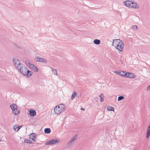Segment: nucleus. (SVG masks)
I'll return each instance as SVG.
<instances>
[{"label":"nucleus","instance_id":"nucleus-1","mask_svg":"<svg viewBox=\"0 0 150 150\" xmlns=\"http://www.w3.org/2000/svg\"><path fill=\"white\" fill-rule=\"evenodd\" d=\"M112 45L121 52L122 51L124 46L122 41L119 39L113 40Z\"/></svg>","mask_w":150,"mask_h":150},{"label":"nucleus","instance_id":"nucleus-2","mask_svg":"<svg viewBox=\"0 0 150 150\" xmlns=\"http://www.w3.org/2000/svg\"><path fill=\"white\" fill-rule=\"evenodd\" d=\"M16 68L17 69L19 73L24 75H25L26 74V72L28 69L27 67L23 64H21L19 66H18Z\"/></svg>","mask_w":150,"mask_h":150},{"label":"nucleus","instance_id":"nucleus-3","mask_svg":"<svg viewBox=\"0 0 150 150\" xmlns=\"http://www.w3.org/2000/svg\"><path fill=\"white\" fill-rule=\"evenodd\" d=\"M77 138V136L76 135L73 137L72 138L70 139V141H69L67 144L65 146V148L67 149L70 147L74 143V141L76 140Z\"/></svg>","mask_w":150,"mask_h":150},{"label":"nucleus","instance_id":"nucleus-4","mask_svg":"<svg viewBox=\"0 0 150 150\" xmlns=\"http://www.w3.org/2000/svg\"><path fill=\"white\" fill-rule=\"evenodd\" d=\"M35 60L37 62H40L46 63L47 62L46 59L41 57H39L38 56L35 57Z\"/></svg>","mask_w":150,"mask_h":150},{"label":"nucleus","instance_id":"nucleus-5","mask_svg":"<svg viewBox=\"0 0 150 150\" xmlns=\"http://www.w3.org/2000/svg\"><path fill=\"white\" fill-rule=\"evenodd\" d=\"M13 64L15 65L16 68H17L18 66H19L21 64H22L18 59L16 58H14L13 59Z\"/></svg>","mask_w":150,"mask_h":150},{"label":"nucleus","instance_id":"nucleus-6","mask_svg":"<svg viewBox=\"0 0 150 150\" xmlns=\"http://www.w3.org/2000/svg\"><path fill=\"white\" fill-rule=\"evenodd\" d=\"M54 110L55 113L57 115H59L61 113L63 112V111H62V110L60 109V108H58L57 106L54 108Z\"/></svg>","mask_w":150,"mask_h":150},{"label":"nucleus","instance_id":"nucleus-7","mask_svg":"<svg viewBox=\"0 0 150 150\" xmlns=\"http://www.w3.org/2000/svg\"><path fill=\"white\" fill-rule=\"evenodd\" d=\"M125 77L130 78H134L136 76L134 74L130 72H126Z\"/></svg>","mask_w":150,"mask_h":150},{"label":"nucleus","instance_id":"nucleus-8","mask_svg":"<svg viewBox=\"0 0 150 150\" xmlns=\"http://www.w3.org/2000/svg\"><path fill=\"white\" fill-rule=\"evenodd\" d=\"M50 141L51 145L57 143H59L60 141V140L56 139H52Z\"/></svg>","mask_w":150,"mask_h":150},{"label":"nucleus","instance_id":"nucleus-9","mask_svg":"<svg viewBox=\"0 0 150 150\" xmlns=\"http://www.w3.org/2000/svg\"><path fill=\"white\" fill-rule=\"evenodd\" d=\"M132 2L131 1H124V3L126 6L129 8H131L132 4Z\"/></svg>","mask_w":150,"mask_h":150},{"label":"nucleus","instance_id":"nucleus-10","mask_svg":"<svg viewBox=\"0 0 150 150\" xmlns=\"http://www.w3.org/2000/svg\"><path fill=\"white\" fill-rule=\"evenodd\" d=\"M36 134L34 133L31 134L30 136V138L33 141L35 142L36 141Z\"/></svg>","mask_w":150,"mask_h":150},{"label":"nucleus","instance_id":"nucleus-11","mask_svg":"<svg viewBox=\"0 0 150 150\" xmlns=\"http://www.w3.org/2000/svg\"><path fill=\"white\" fill-rule=\"evenodd\" d=\"M58 108H60V109L63 112L65 110V105L63 104H60L59 105H57Z\"/></svg>","mask_w":150,"mask_h":150},{"label":"nucleus","instance_id":"nucleus-12","mask_svg":"<svg viewBox=\"0 0 150 150\" xmlns=\"http://www.w3.org/2000/svg\"><path fill=\"white\" fill-rule=\"evenodd\" d=\"M30 115L32 116H34L36 115V111L33 110H30L29 111Z\"/></svg>","mask_w":150,"mask_h":150},{"label":"nucleus","instance_id":"nucleus-13","mask_svg":"<svg viewBox=\"0 0 150 150\" xmlns=\"http://www.w3.org/2000/svg\"><path fill=\"white\" fill-rule=\"evenodd\" d=\"M33 74V72L32 71H30L28 69L26 72L25 76H27V77H30Z\"/></svg>","mask_w":150,"mask_h":150},{"label":"nucleus","instance_id":"nucleus-14","mask_svg":"<svg viewBox=\"0 0 150 150\" xmlns=\"http://www.w3.org/2000/svg\"><path fill=\"white\" fill-rule=\"evenodd\" d=\"M150 136V125L148 127L147 132H146V137L147 138Z\"/></svg>","mask_w":150,"mask_h":150},{"label":"nucleus","instance_id":"nucleus-15","mask_svg":"<svg viewBox=\"0 0 150 150\" xmlns=\"http://www.w3.org/2000/svg\"><path fill=\"white\" fill-rule=\"evenodd\" d=\"M10 108L12 109L13 111H14L16 108H17V106L15 104H11L10 106Z\"/></svg>","mask_w":150,"mask_h":150},{"label":"nucleus","instance_id":"nucleus-16","mask_svg":"<svg viewBox=\"0 0 150 150\" xmlns=\"http://www.w3.org/2000/svg\"><path fill=\"white\" fill-rule=\"evenodd\" d=\"M30 67L32 69H33L34 70V71L36 72H38V69L37 68L36 66L33 64H32L30 65Z\"/></svg>","mask_w":150,"mask_h":150},{"label":"nucleus","instance_id":"nucleus-17","mask_svg":"<svg viewBox=\"0 0 150 150\" xmlns=\"http://www.w3.org/2000/svg\"><path fill=\"white\" fill-rule=\"evenodd\" d=\"M131 8H138L139 7H137V4L135 3L132 2V4L131 6Z\"/></svg>","mask_w":150,"mask_h":150},{"label":"nucleus","instance_id":"nucleus-18","mask_svg":"<svg viewBox=\"0 0 150 150\" xmlns=\"http://www.w3.org/2000/svg\"><path fill=\"white\" fill-rule=\"evenodd\" d=\"M51 130L49 128H45L44 129V132L45 134H49L51 132Z\"/></svg>","mask_w":150,"mask_h":150},{"label":"nucleus","instance_id":"nucleus-19","mask_svg":"<svg viewBox=\"0 0 150 150\" xmlns=\"http://www.w3.org/2000/svg\"><path fill=\"white\" fill-rule=\"evenodd\" d=\"M13 112L16 115H17L20 112V111L19 110H18L17 108H16L14 111H13Z\"/></svg>","mask_w":150,"mask_h":150},{"label":"nucleus","instance_id":"nucleus-20","mask_svg":"<svg viewBox=\"0 0 150 150\" xmlns=\"http://www.w3.org/2000/svg\"><path fill=\"white\" fill-rule=\"evenodd\" d=\"M76 92L74 91L73 93H72L71 96V100H73L75 97H76Z\"/></svg>","mask_w":150,"mask_h":150},{"label":"nucleus","instance_id":"nucleus-21","mask_svg":"<svg viewBox=\"0 0 150 150\" xmlns=\"http://www.w3.org/2000/svg\"><path fill=\"white\" fill-rule=\"evenodd\" d=\"M100 98V101L101 102H103L104 99L103 98L104 97L103 94V93H101L99 96Z\"/></svg>","mask_w":150,"mask_h":150},{"label":"nucleus","instance_id":"nucleus-22","mask_svg":"<svg viewBox=\"0 0 150 150\" xmlns=\"http://www.w3.org/2000/svg\"><path fill=\"white\" fill-rule=\"evenodd\" d=\"M94 43L96 45H99L100 43V41L99 40L95 39L93 41Z\"/></svg>","mask_w":150,"mask_h":150},{"label":"nucleus","instance_id":"nucleus-23","mask_svg":"<svg viewBox=\"0 0 150 150\" xmlns=\"http://www.w3.org/2000/svg\"><path fill=\"white\" fill-rule=\"evenodd\" d=\"M126 72H127L126 71H120V75L125 77L126 75Z\"/></svg>","mask_w":150,"mask_h":150},{"label":"nucleus","instance_id":"nucleus-24","mask_svg":"<svg viewBox=\"0 0 150 150\" xmlns=\"http://www.w3.org/2000/svg\"><path fill=\"white\" fill-rule=\"evenodd\" d=\"M24 142L28 143H29V144H32V142L31 140H30L29 139H25Z\"/></svg>","mask_w":150,"mask_h":150},{"label":"nucleus","instance_id":"nucleus-25","mask_svg":"<svg viewBox=\"0 0 150 150\" xmlns=\"http://www.w3.org/2000/svg\"><path fill=\"white\" fill-rule=\"evenodd\" d=\"M51 69L52 70V73L54 74L57 75V71L56 69H53L52 68H51Z\"/></svg>","mask_w":150,"mask_h":150},{"label":"nucleus","instance_id":"nucleus-26","mask_svg":"<svg viewBox=\"0 0 150 150\" xmlns=\"http://www.w3.org/2000/svg\"><path fill=\"white\" fill-rule=\"evenodd\" d=\"M124 97L123 96H119L118 98V101H120L121 100L123 99H124Z\"/></svg>","mask_w":150,"mask_h":150},{"label":"nucleus","instance_id":"nucleus-27","mask_svg":"<svg viewBox=\"0 0 150 150\" xmlns=\"http://www.w3.org/2000/svg\"><path fill=\"white\" fill-rule=\"evenodd\" d=\"M107 109L109 111H113L114 108L113 107H108Z\"/></svg>","mask_w":150,"mask_h":150},{"label":"nucleus","instance_id":"nucleus-28","mask_svg":"<svg viewBox=\"0 0 150 150\" xmlns=\"http://www.w3.org/2000/svg\"><path fill=\"white\" fill-rule=\"evenodd\" d=\"M133 29L134 30H137L138 28L137 26L136 25H134L132 26V27Z\"/></svg>","mask_w":150,"mask_h":150},{"label":"nucleus","instance_id":"nucleus-29","mask_svg":"<svg viewBox=\"0 0 150 150\" xmlns=\"http://www.w3.org/2000/svg\"><path fill=\"white\" fill-rule=\"evenodd\" d=\"M22 127V126H18L17 127L18 129H15V131L17 132Z\"/></svg>","mask_w":150,"mask_h":150},{"label":"nucleus","instance_id":"nucleus-30","mask_svg":"<svg viewBox=\"0 0 150 150\" xmlns=\"http://www.w3.org/2000/svg\"><path fill=\"white\" fill-rule=\"evenodd\" d=\"M49 144L51 145V143L50 142V141H47L45 143V145H47Z\"/></svg>","mask_w":150,"mask_h":150},{"label":"nucleus","instance_id":"nucleus-31","mask_svg":"<svg viewBox=\"0 0 150 150\" xmlns=\"http://www.w3.org/2000/svg\"><path fill=\"white\" fill-rule=\"evenodd\" d=\"M13 129H14L15 131V129H18V128L17 126L16 125H14L13 127Z\"/></svg>","mask_w":150,"mask_h":150},{"label":"nucleus","instance_id":"nucleus-32","mask_svg":"<svg viewBox=\"0 0 150 150\" xmlns=\"http://www.w3.org/2000/svg\"><path fill=\"white\" fill-rule=\"evenodd\" d=\"M115 73L118 74H119V75H120V72H119V71H115Z\"/></svg>","mask_w":150,"mask_h":150},{"label":"nucleus","instance_id":"nucleus-33","mask_svg":"<svg viewBox=\"0 0 150 150\" xmlns=\"http://www.w3.org/2000/svg\"><path fill=\"white\" fill-rule=\"evenodd\" d=\"M147 90H149L150 89V85H149V86L148 87V88H147Z\"/></svg>","mask_w":150,"mask_h":150},{"label":"nucleus","instance_id":"nucleus-34","mask_svg":"<svg viewBox=\"0 0 150 150\" xmlns=\"http://www.w3.org/2000/svg\"><path fill=\"white\" fill-rule=\"evenodd\" d=\"M15 45L17 47H18L19 48H20V47L19 46H18V45H17L16 44H15Z\"/></svg>","mask_w":150,"mask_h":150},{"label":"nucleus","instance_id":"nucleus-35","mask_svg":"<svg viewBox=\"0 0 150 150\" xmlns=\"http://www.w3.org/2000/svg\"><path fill=\"white\" fill-rule=\"evenodd\" d=\"M81 110H84V108H81Z\"/></svg>","mask_w":150,"mask_h":150}]
</instances>
